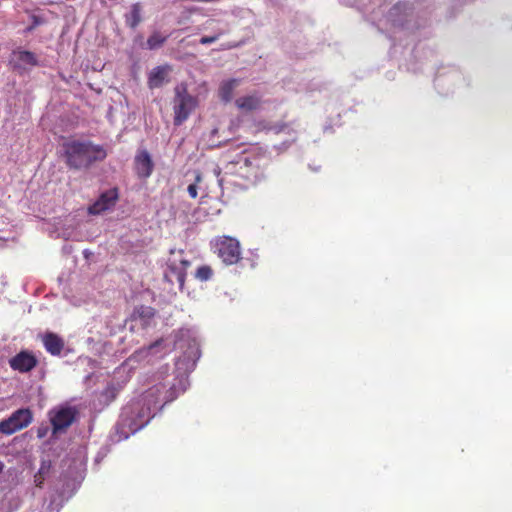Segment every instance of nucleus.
<instances>
[{
    "mask_svg": "<svg viewBox=\"0 0 512 512\" xmlns=\"http://www.w3.org/2000/svg\"><path fill=\"white\" fill-rule=\"evenodd\" d=\"M175 347L182 354L175 361L173 373L169 374L168 366L160 367L155 374L157 383L122 408L115 425L118 440L127 439L145 427L167 403L188 388L189 374L201 356L199 343L192 330L180 329L175 334Z\"/></svg>",
    "mask_w": 512,
    "mask_h": 512,
    "instance_id": "1",
    "label": "nucleus"
},
{
    "mask_svg": "<svg viewBox=\"0 0 512 512\" xmlns=\"http://www.w3.org/2000/svg\"><path fill=\"white\" fill-rule=\"evenodd\" d=\"M66 165L70 169H88L95 162L103 161L106 150L101 145L93 144L90 141H70L63 144Z\"/></svg>",
    "mask_w": 512,
    "mask_h": 512,
    "instance_id": "2",
    "label": "nucleus"
},
{
    "mask_svg": "<svg viewBox=\"0 0 512 512\" xmlns=\"http://www.w3.org/2000/svg\"><path fill=\"white\" fill-rule=\"evenodd\" d=\"M386 20L392 27L407 32H413L424 24V19L416 11L415 5L408 2L393 5Z\"/></svg>",
    "mask_w": 512,
    "mask_h": 512,
    "instance_id": "3",
    "label": "nucleus"
},
{
    "mask_svg": "<svg viewBox=\"0 0 512 512\" xmlns=\"http://www.w3.org/2000/svg\"><path fill=\"white\" fill-rule=\"evenodd\" d=\"M174 125H182L198 105L197 97L188 92L187 85L180 83L174 88Z\"/></svg>",
    "mask_w": 512,
    "mask_h": 512,
    "instance_id": "4",
    "label": "nucleus"
},
{
    "mask_svg": "<svg viewBox=\"0 0 512 512\" xmlns=\"http://www.w3.org/2000/svg\"><path fill=\"white\" fill-rule=\"evenodd\" d=\"M78 410L74 406L60 405L48 412L49 421L51 423V436L48 443H52L57 435L67 430L69 426L76 420Z\"/></svg>",
    "mask_w": 512,
    "mask_h": 512,
    "instance_id": "5",
    "label": "nucleus"
},
{
    "mask_svg": "<svg viewBox=\"0 0 512 512\" xmlns=\"http://www.w3.org/2000/svg\"><path fill=\"white\" fill-rule=\"evenodd\" d=\"M156 310L151 306L139 305L133 309L125 326H129L130 332H139L155 325Z\"/></svg>",
    "mask_w": 512,
    "mask_h": 512,
    "instance_id": "6",
    "label": "nucleus"
},
{
    "mask_svg": "<svg viewBox=\"0 0 512 512\" xmlns=\"http://www.w3.org/2000/svg\"><path fill=\"white\" fill-rule=\"evenodd\" d=\"M218 256L227 265H232L240 260V244L230 237H225L216 245Z\"/></svg>",
    "mask_w": 512,
    "mask_h": 512,
    "instance_id": "7",
    "label": "nucleus"
},
{
    "mask_svg": "<svg viewBox=\"0 0 512 512\" xmlns=\"http://www.w3.org/2000/svg\"><path fill=\"white\" fill-rule=\"evenodd\" d=\"M119 198L116 187L103 191L98 198L88 207V213L91 215H100L103 212L112 209Z\"/></svg>",
    "mask_w": 512,
    "mask_h": 512,
    "instance_id": "8",
    "label": "nucleus"
},
{
    "mask_svg": "<svg viewBox=\"0 0 512 512\" xmlns=\"http://www.w3.org/2000/svg\"><path fill=\"white\" fill-rule=\"evenodd\" d=\"M190 264V261L185 259H182L178 264L175 262L169 263L164 272V280L171 285L177 283L179 290L182 291L186 278V270Z\"/></svg>",
    "mask_w": 512,
    "mask_h": 512,
    "instance_id": "9",
    "label": "nucleus"
},
{
    "mask_svg": "<svg viewBox=\"0 0 512 512\" xmlns=\"http://www.w3.org/2000/svg\"><path fill=\"white\" fill-rule=\"evenodd\" d=\"M37 364V358L27 350L19 352L9 360L10 367L22 373L30 372Z\"/></svg>",
    "mask_w": 512,
    "mask_h": 512,
    "instance_id": "10",
    "label": "nucleus"
},
{
    "mask_svg": "<svg viewBox=\"0 0 512 512\" xmlns=\"http://www.w3.org/2000/svg\"><path fill=\"white\" fill-rule=\"evenodd\" d=\"M135 172L139 178L150 177L154 169V163L147 150L138 151L134 159Z\"/></svg>",
    "mask_w": 512,
    "mask_h": 512,
    "instance_id": "11",
    "label": "nucleus"
},
{
    "mask_svg": "<svg viewBox=\"0 0 512 512\" xmlns=\"http://www.w3.org/2000/svg\"><path fill=\"white\" fill-rule=\"evenodd\" d=\"M171 71L169 65L157 66L148 75V86L150 89L160 88L168 82V73Z\"/></svg>",
    "mask_w": 512,
    "mask_h": 512,
    "instance_id": "12",
    "label": "nucleus"
},
{
    "mask_svg": "<svg viewBox=\"0 0 512 512\" xmlns=\"http://www.w3.org/2000/svg\"><path fill=\"white\" fill-rule=\"evenodd\" d=\"M43 345L47 352L53 356L60 355L64 348V341L57 334L47 332L43 336Z\"/></svg>",
    "mask_w": 512,
    "mask_h": 512,
    "instance_id": "13",
    "label": "nucleus"
},
{
    "mask_svg": "<svg viewBox=\"0 0 512 512\" xmlns=\"http://www.w3.org/2000/svg\"><path fill=\"white\" fill-rule=\"evenodd\" d=\"M20 504L21 500L18 495L13 490H9L0 499V512H14L20 507Z\"/></svg>",
    "mask_w": 512,
    "mask_h": 512,
    "instance_id": "14",
    "label": "nucleus"
},
{
    "mask_svg": "<svg viewBox=\"0 0 512 512\" xmlns=\"http://www.w3.org/2000/svg\"><path fill=\"white\" fill-rule=\"evenodd\" d=\"M10 418L19 429L27 427L33 420V414L29 408H20L14 411Z\"/></svg>",
    "mask_w": 512,
    "mask_h": 512,
    "instance_id": "15",
    "label": "nucleus"
},
{
    "mask_svg": "<svg viewBox=\"0 0 512 512\" xmlns=\"http://www.w3.org/2000/svg\"><path fill=\"white\" fill-rule=\"evenodd\" d=\"M13 55L24 66L36 67L39 66V60L35 53L17 48L13 50Z\"/></svg>",
    "mask_w": 512,
    "mask_h": 512,
    "instance_id": "16",
    "label": "nucleus"
},
{
    "mask_svg": "<svg viewBox=\"0 0 512 512\" xmlns=\"http://www.w3.org/2000/svg\"><path fill=\"white\" fill-rule=\"evenodd\" d=\"M263 130L267 132H272L276 135L280 133H284L286 135L296 133V130L292 127V123H287L283 121L266 123L263 126Z\"/></svg>",
    "mask_w": 512,
    "mask_h": 512,
    "instance_id": "17",
    "label": "nucleus"
},
{
    "mask_svg": "<svg viewBox=\"0 0 512 512\" xmlns=\"http://www.w3.org/2000/svg\"><path fill=\"white\" fill-rule=\"evenodd\" d=\"M164 340L158 339L151 343L147 348L140 349L133 354V358L141 360L149 355L157 356L159 352L163 350Z\"/></svg>",
    "mask_w": 512,
    "mask_h": 512,
    "instance_id": "18",
    "label": "nucleus"
},
{
    "mask_svg": "<svg viewBox=\"0 0 512 512\" xmlns=\"http://www.w3.org/2000/svg\"><path fill=\"white\" fill-rule=\"evenodd\" d=\"M168 36L162 35L158 31H154L147 39L144 48L148 50H157L166 42Z\"/></svg>",
    "mask_w": 512,
    "mask_h": 512,
    "instance_id": "19",
    "label": "nucleus"
},
{
    "mask_svg": "<svg viewBox=\"0 0 512 512\" xmlns=\"http://www.w3.org/2000/svg\"><path fill=\"white\" fill-rule=\"evenodd\" d=\"M51 467H52L51 460L42 459L40 468H39L37 474L34 476V481H35L36 486L42 487L45 479L48 477V475L50 473Z\"/></svg>",
    "mask_w": 512,
    "mask_h": 512,
    "instance_id": "20",
    "label": "nucleus"
},
{
    "mask_svg": "<svg viewBox=\"0 0 512 512\" xmlns=\"http://www.w3.org/2000/svg\"><path fill=\"white\" fill-rule=\"evenodd\" d=\"M126 25L135 29L141 22V9L139 4H134L129 14L126 15Z\"/></svg>",
    "mask_w": 512,
    "mask_h": 512,
    "instance_id": "21",
    "label": "nucleus"
},
{
    "mask_svg": "<svg viewBox=\"0 0 512 512\" xmlns=\"http://www.w3.org/2000/svg\"><path fill=\"white\" fill-rule=\"evenodd\" d=\"M119 389L114 384H108L102 391L101 398L105 404L111 403L117 397Z\"/></svg>",
    "mask_w": 512,
    "mask_h": 512,
    "instance_id": "22",
    "label": "nucleus"
},
{
    "mask_svg": "<svg viewBox=\"0 0 512 512\" xmlns=\"http://www.w3.org/2000/svg\"><path fill=\"white\" fill-rule=\"evenodd\" d=\"M20 430L18 426H16L15 423H13L10 416L0 422V432L5 435H11L15 433L16 431Z\"/></svg>",
    "mask_w": 512,
    "mask_h": 512,
    "instance_id": "23",
    "label": "nucleus"
},
{
    "mask_svg": "<svg viewBox=\"0 0 512 512\" xmlns=\"http://www.w3.org/2000/svg\"><path fill=\"white\" fill-rule=\"evenodd\" d=\"M288 139L284 140L278 145H274L273 149L277 152V154H280L282 152L287 151L293 143L297 140V132L291 135H288Z\"/></svg>",
    "mask_w": 512,
    "mask_h": 512,
    "instance_id": "24",
    "label": "nucleus"
},
{
    "mask_svg": "<svg viewBox=\"0 0 512 512\" xmlns=\"http://www.w3.org/2000/svg\"><path fill=\"white\" fill-rule=\"evenodd\" d=\"M213 271L210 266L202 265L195 272V278L200 281H208L211 279Z\"/></svg>",
    "mask_w": 512,
    "mask_h": 512,
    "instance_id": "25",
    "label": "nucleus"
},
{
    "mask_svg": "<svg viewBox=\"0 0 512 512\" xmlns=\"http://www.w3.org/2000/svg\"><path fill=\"white\" fill-rule=\"evenodd\" d=\"M234 87H235V81L234 80H230V81H227V82L222 84V86H221V95H222V99L223 100H225L226 102L230 101L231 93H232V90L234 89Z\"/></svg>",
    "mask_w": 512,
    "mask_h": 512,
    "instance_id": "26",
    "label": "nucleus"
},
{
    "mask_svg": "<svg viewBox=\"0 0 512 512\" xmlns=\"http://www.w3.org/2000/svg\"><path fill=\"white\" fill-rule=\"evenodd\" d=\"M31 19V24L26 27L25 31L27 33H31L36 27L42 25L44 23V19L38 15H32L30 17Z\"/></svg>",
    "mask_w": 512,
    "mask_h": 512,
    "instance_id": "27",
    "label": "nucleus"
},
{
    "mask_svg": "<svg viewBox=\"0 0 512 512\" xmlns=\"http://www.w3.org/2000/svg\"><path fill=\"white\" fill-rule=\"evenodd\" d=\"M50 431V426L46 423H42L40 426L36 428L37 437L39 439L45 438Z\"/></svg>",
    "mask_w": 512,
    "mask_h": 512,
    "instance_id": "28",
    "label": "nucleus"
},
{
    "mask_svg": "<svg viewBox=\"0 0 512 512\" xmlns=\"http://www.w3.org/2000/svg\"><path fill=\"white\" fill-rule=\"evenodd\" d=\"M220 35H221V33L213 35V36H203L200 38L199 42H200V44H203V45L212 44L219 39Z\"/></svg>",
    "mask_w": 512,
    "mask_h": 512,
    "instance_id": "29",
    "label": "nucleus"
},
{
    "mask_svg": "<svg viewBox=\"0 0 512 512\" xmlns=\"http://www.w3.org/2000/svg\"><path fill=\"white\" fill-rule=\"evenodd\" d=\"M187 192L191 198L195 199L198 196V188L196 183L190 184L187 188Z\"/></svg>",
    "mask_w": 512,
    "mask_h": 512,
    "instance_id": "30",
    "label": "nucleus"
},
{
    "mask_svg": "<svg viewBox=\"0 0 512 512\" xmlns=\"http://www.w3.org/2000/svg\"><path fill=\"white\" fill-rule=\"evenodd\" d=\"M448 80H449V77L446 78L441 75H438L434 81L435 87L436 88L442 87Z\"/></svg>",
    "mask_w": 512,
    "mask_h": 512,
    "instance_id": "31",
    "label": "nucleus"
},
{
    "mask_svg": "<svg viewBox=\"0 0 512 512\" xmlns=\"http://www.w3.org/2000/svg\"><path fill=\"white\" fill-rule=\"evenodd\" d=\"M237 163L249 167L252 164V161L248 157H243Z\"/></svg>",
    "mask_w": 512,
    "mask_h": 512,
    "instance_id": "32",
    "label": "nucleus"
},
{
    "mask_svg": "<svg viewBox=\"0 0 512 512\" xmlns=\"http://www.w3.org/2000/svg\"><path fill=\"white\" fill-rule=\"evenodd\" d=\"M55 501H56V497H54L53 499H51L47 505V509L50 510V512H54V508H53V505L55 504Z\"/></svg>",
    "mask_w": 512,
    "mask_h": 512,
    "instance_id": "33",
    "label": "nucleus"
},
{
    "mask_svg": "<svg viewBox=\"0 0 512 512\" xmlns=\"http://www.w3.org/2000/svg\"><path fill=\"white\" fill-rule=\"evenodd\" d=\"M201 180H202V175H201V173L197 172L195 174V182L194 183L197 184V183L201 182Z\"/></svg>",
    "mask_w": 512,
    "mask_h": 512,
    "instance_id": "34",
    "label": "nucleus"
},
{
    "mask_svg": "<svg viewBox=\"0 0 512 512\" xmlns=\"http://www.w3.org/2000/svg\"><path fill=\"white\" fill-rule=\"evenodd\" d=\"M2 467H3V466H2V464L0 463V472L2 471Z\"/></svg>",
    "mask_w": 512,
    "mask_h": 512,
    "instance_id": "35",
    "label": "nucleus"
}]
</instances>
